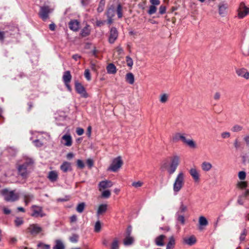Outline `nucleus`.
<instances>
[{"label": "nucleus", "mask_w": 249, "mask_h": 249, "mask_svg": "<svg viewBox=\"0 0 249 249\" xmlns=\"http://www.w3.org/2000/svg\"><path fill=\"white\" fill-rule=\"evenodd\" d=\"M102 243L103 246L105 247H108L109 244V240L107 238H104L102 239Z\"/></svg>", "instance_id": "61"}, {"label": "nucleus", "mask_w": 249, "mask_h": 249, "mask_svg": "<svg viewBox=\"0 0 249 249\" xmlns=\"http://www.w3.org/2000/svg\"><path fill=\"white\" fill-rule=\"evenodd\" d=\"M105 0H101L100 1L98 7L97 8V11L99 13H101L103 11L105 5Z\"/></svg>", "instance_id": "37"}, {"label": "nucleus", "mask_w": 249, "mask_h": 249, "mask_svg": "<svg viewBox=\"0 0 249 249\" xmlns=\"http://www.w3.org/2000/svg\"><path fill=\"white\" fill-rule=\"evenodd\" d=\"M166 8L165 6L161 5L159 8V13L161 15H163L166 13Z\"/></svg>", "instance_id": "56"}, {"label": "nucleus", "mask_w": 249, "mask_h": 249, "mask_svg": "<svg viewBox=\"0 0 249 249\" xmlns=\"http://www.w3.org/2000/svg\"><path fill=\"white\" fill-rule=\"evenodd\" d=\"M79 238V236L77 234H73L70 237V240L72 243L77 242Z\"/></svg>", "instance_id": "47"}, {"label": "nucleus", "mask_w": 249, "mask_h": 249, "mask_svg": "<svg viewBox=\"0 0 249 249\" xmlns=\"http://www.w3.org/2000/svg\"><path fill=\"white\" fill-rule=\"evenodd\" d=\"M15 223L16 226H19L23 223V220L22 218L17 217L15 220Z\"/></svg>", "instance_id": "50"}, {"label": "nucleus", "mask_w": 249, "mask_h": 249, "mask_svg": "<svg viewBox=\"0 0 249 249\" xmlns=\"http://www.w3.org/2000/svg\"><path fill=\"white\" fill-rule=\"evenodd\" d=\"M116 50L118 55H121L124 53V50L121 46L116 47Z\"/></svg>", "instance_id": "59"}, {"label": "nucleus", "mask_w": 249, "mask_h": 249, "mask_svg": "<svg viewBox=\"0 0 249 249\" xmlns=\"http://www.w3.org/2000/svg\"><path fill=\"white\" fill-rule=\"evenodd\" d=\"M237 186L240 189H245L247 187V182L244 180L238 182Z\"/></svg>", "instance_id": "41"}, {"label": "nucleus", "mask_w": 249, "mask_h": 249, "mask_svg": "<svg viewBox=\"0 0 249 249\" xmlns=\"http://www.w3.org/2000/svg\"><path fill=\"white\" fill-rule=\"evenodd\" d=\"M84 130L83 128L80 127H78L76 129V132L77 134L79 136L82 135L84 133Z\"/></svg>", "instance_id": "60"}, {"label": "nucleus", "mask_w": 249, "mask_h": 249, "mask_svg": "<svg viewBox=\"0 0 249 249\" xmlns=\"http://www.w3.org/2000/svg\"><path fill=\"white\" fill-rule=\"evenodd\" d=\"M175 240L173 236H171L169 239V242L166 246V249H171L174 247Z\"/></svg>", "instance_id": "32"}, {"label": "nucleus", "mask_w": 249, "mask_h": 249, "mask_svg": "<svg viewBox=\"0 0 249 249\" xmlns=\"http://www.w3.org/2000/svg\"><path fill=\"white\" fill-rule=\"evenodd\" d=\"M48 178L51 181L54 182L58 178V174L55 171H50L48 174Z\"/></svg>", "instance_id": "21"}, {"label": "nucleus", "mask_w": 249, "mask_h": 249, "mask_svg": "<svg viewBox=\"0 0 249 249\" xmlns=\"http://www.w3.org/2000/svg\"><path fill=\"white\" fill-rule=\"evenodd\" d=\"M165 238V236L162 234L157 237L155 240V244L158 246H163L164 245L163 240Z\"/></svg>", "instance_id": "22"}, {"label": "nucleus", "mask_w": 249, "mask_h": 249, "mask_svg": "<svg viewBox=\"0 0 249 249\" xmlns=\"http://www.w3.org/2000/svg\"><path fill=\"white\" fill-rule=\"evenodd\" d=\"M86 207V203L85 202H81L78 204L76 210L79 213H82L84 212Z\"/></svg>", "instance_id": "33"}, {"label": "nucleus", "mask_w": 249, "mask_h": 249, "mask_svg": "<svg viewBox=\"0 0 249 249\" xmlns=\"http://www.w3.org/2000/svg\"><path fill=\"white\" fill-rule=\"evenodd\" d=\"M126 61L127 65L130 68H132L133 65V61L132 59L130 56H127L126 57Z\"/></svg>", "instance_id": "46"}, {"label": "nucleus", "mask_w": 249, "mask_h": 249, "mask_svg": "<svg viewBox=\"0 0 249 249\" xmlns=\"http://www.w3.org/2000/svg\"><path fill=\"white\" fill-rule=\"evenodd\" d=\"M236 73L239 76L244 77L246 79H249V72L245 68L236 69Z\"/></svg>", "instance_id": "15"}, {"label": "nucleus", "mask_w": 249, "mask_h": 249, "mask_svg": "<svg viewBox=\"0 0 249 249\" xmlns=\"http://www.w3.org/2000/svg\"><path fill=\"white\" fill-rule=\"evenodd\" d=\"M227 8V6L226 4H222L219 5V14L221 15H223L226 9Z\"/></svg>", "instance_id": "39"}, {"label": "nucleus", "mask_w": 249, "mask_h": 249, "mask_svg": "<svg viewBox=\"0 0 249 249\" xmlns=\"http://www.w3.org/2000/svg\"><path fill=\"white\" fill-rule=\"evenodd\" d=\"M72 76L69 71L64 72L62 79L64 83H70L71 80Z\"/></svg>", "instance_id": "20"}, {"label": "nucleus", "mask_w": 249, "mask_h": 249, "mask_svg": "<svg viewBox=\"0 0 249 249\" xmlns=\"http://www.w3.org/2000/svg\"><path fill=\"white\" fill-rule=\"evenodd\" d=\"M107 70L109 74H115L117 71L116 67L113 63H110L107 66Z\"/></svg>", "instance_id": "26"}, {"label": "nucleus", "mask_w": 249, "mask_h": 249, "mask_svg": "<svg viewBox=\"0 0 249 249\" xmlns=\"http://www.w3.org/2000/svg\"><path fill=\"white\" fill-rule=\"evenodd\" d=\"M53 249H65V246L63 241L60 239L55 241V245L53 248Z\"/></svg>", "instance_id": "24"}, {"label": "nucleus", "mask_w": 249, "mask_h": 249, "mask_svg": "<svg viewBox=\"0 0 249 249\" xmlns=\"http://www.w3.org/2000/svg\"><path fill=\"white\" fill-rule=\"evenodd\" d=\"M61 142L66 146L72 145V138L70 134H65L62 137Z\"/></svg>", "instance_id": "14"}, {"label": "nucleus", "mask_w": 249, "mask_h": 249, "mask_svg": "<svg viewBox=\"0 0 249 249\" xmlns=\"http://www.w3.org/2000/svg\"><path fill=\"white\" fill-rule=\"evenodd\" d=\"M150 3L151 5L158 6L160 4V0H150Z\"/></svg>", "instance_id": "62"}, {"label": "nucleus", "mask_w": 249, "mask_h": 249, "mask_svg": "<svg viewBox=\"0 0 249 249\" xmlns=\"http://www.w3.org/2000/svg\"><path fill=\"white\" fill-rule=\"evenodd\" d=\"M53 11L48 6H42L40 7L39 12V17L43 20L45 21L49 18V14Z\"/></svg>", "instance_id": "8"}, {"label": "nucleus", "mask_w": 249, "mask_h": 249, "mask_svg": "<svg viewBox=\"0 0 249 249\" xmlns=\"http://www.w3.org/2000/svg\"><path fill=\"white\" fill-rule=\"evenodd\" d=\"M134 242V238L131 236H126L124 240V244L125 246L131 245Z\"/></svg>", "instance_id": "31"}, {"label": "nucleus", "mask_w": 249, "mask_h": 249, "mask_svg": "<svg viewBox=\"0 0 249 249\" xmlns=\"http://www.w3.org/2000/svg\"><path fill=\"white\" fill-rule=\"evenodd\" d=\"M247 233V231L245 229H244L242 232L240 236V240L241 241H243L245 239Z\"/></svg>", "instance_id": "55"}, {"label": "nucleus", "mask_w": 249, "mask_h": 249, "mask_svg": "<svg viewBox=\"0 0 249 249\" xmlns=\"http://www.w3.org/2000/svg\"><path fill=\"white\" fill-rule=\"evenodd\" d=\"M28 231L33 235H36L42 231V228L37 224H33L29 225L27 229Z\"/></svg>", "instance_id": "9"}, {"label": "nucleus", "mask_w": 249, "mask_h": 249, "mask_svg": "<svg viewBox=\"0 0 249 249\" xmlns=\"http://www.w3.org/2000/svg\"><path fill=\"white\" fill-rule=\"evenodd\" d=\"M60 169L65 173L71 171L72 170L71 163L68 161L63 162L60 166Z\"/></svg>", "instance_id": "19"}, {"label": "nucleus", "mask_w": 249, "mask_h": 249, "mask_svg": "<svg viewBox=\"0 0 249 249\" xmlns=\"http://www.w3.org/2000/svg\"><path fill=\"white\" fill-rule=\"evenodd\" d=\"M221 136L223 139L228 138L231 136V134L228 132H224L221 133Z\"/></svg>", "instance_id": "58"}, {"label": "nucleus", "mask_w": 249, "mask_h": 249, "mask_svg": "<svg viewBox=\"0 0 249 249\" xmlns=\"http://www.w3.org/2000/svg\"><path fill=\"white\" fill-rule=\"evenodd\" d=\"M243 129V126L240 125L236 124L234 125L232 128L231 131L233 132H239Z\"/></svg>", "instance_id": "45"}, {"label": "nucleus", "mask_w": 249, "mask_h": 249, "mask_svg": "<svg viewBox=\"0 0 249 249\" xmlns=\"http://www.w3.org/2000/svg\"><path fill=\"white\" fill-rule=\"evenodd\" d=\"M37 246L38 248H40L42 249H50V246L49 245L45 244L41 242L39 243Z\"/></svg>", "instance_id": "49"}, {"label": "nucleus", "mask_w": 249, "mask_h": 249, "mask_svg": "<svg viewBox=\"0 0 249 249\" xmlns=\"http://www.w3.org/2000/svg\"><path fill=\"white\" fill-rule=\"evenodd\" d=\"M142 185H143V182L141 181L133 182L132 183V186L136 188L141 187L142 186Z\"/></svg>", "instance_id": "51"}, {"label": "nucleus", "mask_w": 249, "mask_h": 249, "mask_svg": "<svg viewBox=\"0 0 249 249\" xmlns=\"http://www.w3.org/2000/svg\"><path fill=\"white\" fill-rule=\"evenodd\" d=\"M187 210V207L186 205H185L183 202L180 203V205L179 208L178 212L177 213H184L186 212Z\"/></svg>", "instance_id": "43"}, {"label": "nucleus", "mask_w": 249, "mask_h": 249, "mask_svg": "<svg viewBox=\"0 0 249 249\" xmlns=\"http://www.w3.org/2000/svg\"><path fill=\"white\" fill-rule=\"evenodd\" d=\"M123 164V161L121 157L118 156L113 160L107 170L114 172H117L121 167Z\"/></svg>", "instance_id": "5"}, {"label": "nucleus", "mask_w": 249, "mask_h": 249, "mask_svg": "<svg viewBox=\"0 0 249 249\" xmlns=\"http://www.w3.org/2000/svg\"><path fill=\"white\" fill-rule=\"evenodd\" d=\"M101 223L99 221H97L95 224L94 231L96 232H98L101 231Z\"/></svg>", "instance_id": "48"}, {"label": "nucleus", "mask_w": 249, "mask_h": 249, "mask_svg": "<svg viewBox=\"0 0 249 249\" xmlns=\"http://www.w3.org/2000/svg\"><path fill=\"white\" fill-rule=\"evenodd\" d=\"M107 208V204H104L100 205L97 211V215L99 216L100 215L103 214L106 212Z\"/></svg>", "instance_id": "23"}, {"label": "nucleus", "mask_w": 249, "mask_h": 249, "mask_svg": "<svg viewBox=\"0 0 249 249\" xmlns=\"http://www.w3.org/2000/svg\"><path fill=\"white\" fill-rule=\"evenodd\" d=\"M198 222L200 226H206L208 224L207 219L203 216H201L199 217Z\"/></svg>", "instance_id": "36"}, {"label": "nucleus", "mask_w": 249, "mask_h": 249, "mask_svg": "<svg viewBox=\"0 0 249 249\" xmlns=\"http://www.w3.org/2000/svg\"><path fill=\"white\" fill-rule=\"evenodd\" d=\"M84 76L87 80L90 81L91 80L90 73L89 70L86 69L85 71Z\"/></svg>", "instance_id": "54"}, {"label": "nucleus", "mask_w": 249, "mask_h": 249, "mask_svg": "<svg viewBox=\"0 0 249 249\" xmlns=\"http://www.w3.org/2000/svg\"><path fill=\"white\" fill-rule=\"evenodd\" d=\"M33 161L32 159H27L24 163L18 166V174L23 178H26L30 173V169L32 167Z\"/></svg>", "instance_id": "3"}, {"label": "nucleus", "mask_w": 249, "mask_h": 249, "mask_svg": "<svg viewBox=\"0 0 249 249\" xmlns=\"http://www.w3.org/2000/svg\"><path fill=\"white\" fill-rule=\"evenodd\" d=\"M169 95L167 93H162L160 95V102L162 104L166 103L169 99Z\"/></svg>", "instance_id": "30"}, {"label": "nucleus", "mask_w": 249, "mask_h": 249, "mask_svg": "<svg viewBox=\"0 0 249 249\" xmlns=\"http://www.w3.org/2000/svg\"><path fill=\"white\" fill-rule=\"evenodd\" d=\"M182 134V133H176L174 134L172 138V141L174 142H177L179 141H181Z\"/></svg>", "instance_id": "34"}, {"label": "nucleus", "mask_w": 249, "mask_h": 249, "mask_svg": "<svg viewBox=\"0 0 249 249\" xmlns=\"http://www.w3.org/2000/svg\"><path fill=\"white\" fill-rule=\"evenodd\" d=\"M179 163V158L178 156H175L171 159L170 163L166 161L163 162L160 168L162 170L166 171L169 175H172L176 172Z\"/></svg>", "instance_id": "1"}, {"label": "nucleus", "mask_w": 249, "mask_h": 249, "mask_svg": "<svg viewBox=\"0 0 249 249\" xmlns=\"http://www.w3.org/2000/svg\"><path fill=\"white\" fill-rule=\"evenodd\" d=\"M119 240L117 238H114L110 245V249H119Z\"/></svg>", "instance_id": "35"}, {"label": "nucleus", "mask_w": 249, "mask_h": 249, "mask_svg": "<svg viewBox=\"0 0 249 249\" xmlns=\"http://www.w3.org/2000/svg\"><path fill=\"white\" fill-rule=\"evenodd\" d=\"M34 142L35 143V145L36 147H41L43 145V143L38 140H36L34 141Z\"/></svg>", "instance_id": "64"}, {"label": "nucleus", "mask_w": 249, "mask_h": 249, "mask_svg": "<svg viewBox=\"0 0 249 249\" xmlns=\"http://www.w3.org/2000/svg\"><path fill=\"white\" fill-rule=\"evenodd\" d=\"M237 11L238 17L241 19L249 15V8L247 7L243 2L240 3Z\"/></svg>", "instance_id": "7"}, {"label": "nucleus", "mask_w": 249, "mask_h": 249, "mask_svg": "<svg viewBox=\"0 0 249 249\" xmlns=\"http://www.w3.org/2000/svg\"><path fill=\"white\" fill-rule=\"evenodd\" d=\"M90 30L89 25H87L81 31V36L86 37L90 34Z\"/></svg>", "instance_id": "29"}, {"label": "nucleus", "mask_w": 249, "mask_h": 249, "mask_svg": "<svg viewBox=\"0 0 249 249\" xmlns=\"http://www.w3.org/2000/svg\"><path fill=\"white\" fill-rule=\"evenodd\" d=\"M87 164L88 167L90 168L93 165V161L92 160L90 159H89L87 160Z\"/></svg>", "instance_id": "63"}, {"label": "nucleus", "mask_w": 249, "mask_h": 249, "mask_svg": "<svg viewBox=\"0 0 249 249\" xmlns=\"http://www.w3.org/2000/svg\"><path fill=\"white\" fill-rule=\"evenodd\" d=\"M212 164L209 162L204 161L201 164V169L205 172L209 171L212 169Z\"/></svg>", "instance_id": "25"}, {"label": "nucleus", "mask_w": 249, "mask_h": 249, "mask_svg": "<svg viewBox=\"0 0 249 249\" xmlns=\"http://www.w3.org/2000/svg\"><path fill=\"white\" fill-rule=\"evenodd\" d=\"M246 176L247 174L245 171H241L238 173V177L241 181L244 180L246 178Z\"/></svg>", "instance_id": "40"}, {"label": "nucleus", "mask_w": 249, "mask_h": 249, "mask_svg": "<svg viewBox=\"0 0 249 249\" xmlns=\"http://www.w3.org/2000/svg\"><path fill=\"white\" fill-rule=\"evenodd\" d=\"M75 89L78 93L84 98L88 97V94L86 91L85 88L79 83H75Z\"/></svg>", "instance_id": "10"}, {"label": "nucleus", "mask_w": 249, "mask_h": 249, "mask_svg": "<svg viewBox=\"0 0 249 249\" xmlns=\"http://www.w3.org/2000/svg\"><path fill=\"white\" fill-rule=\"evenodd\" d=\"M117 13L119 18H121L123 17L122 7L120 4L117 5Z\"/></svg>", "instance_id": "44"}, {"label": "nucleus", "mask_w": 249, "mask_h": 249, "mask_svg": "<svg viewBox=\"0 0 249 249\" xmlns=\"http://www.w3.org/2000/svg\"><path fill=\"white\" fill-rule=\"evenodd\" d=\"M77 166L79 168L83 169L85 166V164L82 160H77Z\"/></svg>", "instance_id": "57"}, {"label": "nucleus", "mask_w": 249, "mask_h": 249, "mask_svg": "<svg viewBox=\"0 0 249 249\" xmlns=\"http://www.w3.org/2000/svg\"><path fill=\"white\" fill-rule=\"evenodd\" d=\"M185 134H183L181 137V141L185 144L192 148H195L196 147V142L192 139H187L185 136Z\"/></svg>", "instance_id": "13"}, {"label": "nucleus", "mask_w": 249, "mask_h": 249, "mask_svg": "<svg viewBox=\"0 0 249 249\" xmlns=\"http://www.w3.org/2000/svg\"><path fill=\"white\" fill-rule=\"evenodd\" d=\"M23 197L26 205H28V204L34 199V196L31 194H25L23 195Z\"/></svg>", "instance_id": "28"}, {"label": "nucleus", "mask_w": 249, "mask_h": 249, "mask_svg": "<svg viewBox=\"0 0 249 249\" xmlns=\"http://www.w3.org/2000/svg\"><path fill=\"white\" fill-rule=\"evenodd\" d=\"M189 173L195 182L198 183L200 181L199 172L195 168H192L189 171Z\"/></svg>", "instance_id": "11"}, {"label": "nucleus", "mask_w": 249, "mask_h": 249, "mask_svg": "<svg viewBox=\"0 0 249 249\" xmlns=\"http://www.w3.org/2000/svg\"><path fill=\"white\" fill-rule=\"evenodd\" d=\"M183 242L184 244L191 246L196 243V239L194 235H191L189 237L184 238Z\"/></svg>", "instance_id": "18"}, {"label": "nucleus", "mask_w": 249, "mask_h": 249, "mask_svg": "<svg viewBox=\"0 0 249 249\" xmlns=\"http://www.w3.org/2000/svg\"><path fill=\"white\" fill-rule=\"evenodd\" d=\"M110 192L108 190H105L102 193V196L104 198H108L110 196Z\"/></svg>", "instance_id": "53"}, {"label": "nucleus", "mask_w": 249, "mask_h": 249, "mask_svg": "<svg viewBox=\"0 0 249 249\" xmlns=\"http://www.w3.org/2000/svg\"><path fill=\"white\" fill-rule=\"evenodd\" d=\"M157 11V7L155 5H151L149 6V10L148 11V13L149 15H153L155 14L156 12Z\"/></svg>", "instance_id": "42"}, {"label": "nucleus", "mask_w": 249, "mask_h": 249, "mask_svg": "<svg viewBox=\"0 0 249 249\" xmlns=\"http://www.w3.org/2000/svg\"><path fill=\"white\" fill-rule=\"evenodd\" d=\"M125 80L129 84L132 85L134 83V76L131 72L127 73L125 76Z\"/></svg>", "instance_id": "27"}, {"label": "nucleus", "mask_w": 249, "mask_h": 249, "mask_svg": "<svg viewBox=\"0 0 249 249\" xmlns=\"http://www.w3.org/2000/svg\"><path fill=\"white\" fill-rule=\"evenodd\" d=\"M185 175L182 171L178 172L177 175L173 185L174 195H177L182 189L184 185Z\"/></svg>", "instance_id": "2"}, {"label": "nucleus", "mask_w": 249, "mask_h": 249, "mask_svg": "<svg viewBox=\"0 0 249 249\" xmlns=\"http://www.w3.org/2000/svg\"><path fill=\"white\" fill-rule=\"evenodd\" d=\"M176 215L177 216V219L178 221H180L182 224H184L185 223L184 217L182 215H179V213H177Z\"/></svg>", "instance_id": "52"}, {"label": "nucleus", "mask_w": 249, "mask_h": 249, "mask_svg": "<svg viewBox=\"0 0 249 249\" xmlns=\"http://www.w3.org/2000/svg\"><path fill=\"white\" fill-rule=\"evenodd\" d=\"M69 26L71 30L73 31H77L80 27V23L77 20H71L69 23Z\"/></svg>", "instance_id": "17"}, {"label": "nucleus", "mask_w": 249, "mask_h": 249, "mask_svg": "<svg viewBox=\"0 0 249 249\" xmlns=\"http://www.w3.org/2000/svg\"><path fill=\"white\" fill-rule=\"evenodd\" d=\"M0 194L4 197V200L8 202H15L17 201L19 197V194L16 192V190L4 189L0 191Z\"/></svg>", "instance_id": "4"}, {"label": "nucleus", "mask_w": 249, "mask_h": 249, "mask_svg": "<svg viewBox=\"0 0 249 249\" xmlns=\"http://www.w3.org/2000/svg\"><path fill=\"white\" fill-rule=\"evenodd\" d=\"M118 36V33L115 28H111L110 30V34L108 38V41L110 43H113L117 39Z\"/></svg>", "instance_id": "12"}, {"label": "nucleus", "mask_w": 249, "mask_h": 249, "mask_svg": "<svg viewBox=\"0 0 249 249\" xmlns=\"http://www.w3.org/2000/svg\"><path fill=\"white\" fill-rule=\"evenodd\" d=\"M107 17H108V19H107L108 23L110 24L112 22V18L114 16L113 10H111V9L108 10L107 11Z\"/></svg>", "instance_id": "38"}, {"label": "nucleus", "mask_w": 249, "mask_h": 249, "mask_svg": "<svg viewBox=\"0 0 249 249\" xmlns=\"http://www.w3.org/2000/svg\"><path fill=\"white\" fill-rule=\"evenodd\" d=\"M113 185V183L110 180H105L102 181L99 183V190L101 191L102 189L110 188L112 187Z\"/></svg>", "instance_id": "16"}, {"label": "nucleus", "mask_w": 249, "mask_h": 249, "mask_svg": "<svg viewBox=\"0 0 249 249\" xmlns=\"http://www.w3.org/2000/svg\"><path fill=\"white\" fill-rule=\"evenodd\" d=\"M32 213L31 215L34 217H43L46 216L42 207L37 205H33L31 207Z\"/></svg>", "instance_id": "6"}]
</instances>
